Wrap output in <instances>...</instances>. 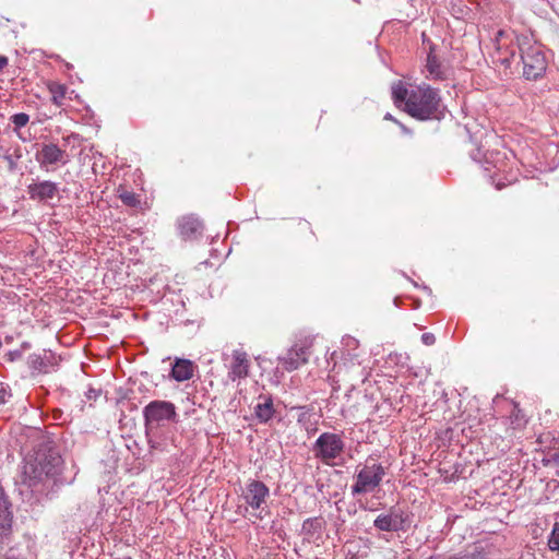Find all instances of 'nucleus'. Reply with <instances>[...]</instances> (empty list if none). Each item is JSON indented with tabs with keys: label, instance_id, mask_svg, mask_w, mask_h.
<instances>
[{
	"label": "nucleus",
	"instance_id": "obj_3",
	"mask_svg": "<svg viewBox=\"0 0 559 559\" xmlns=\"http://www.w3.org/2000/svg\"><path fill=\"white\" fill-rule=\"evenodd\" d=\"M523 63V75L526 80H537L547 69V59L542 47L526 34L515 36Z\"/></svg>",
	"mask_w": 559,
	"mask_h": 559
},
{
	"label": "nucleus",
	"instance_id": "obj_35",
	"mask_svg": "<svg viewBox=\"0 0 559 559\" xmlns=\"http://www.w3.org/2000/svg\"><path fill=\"white\" fill-rule=\"evenodd\" d=\"M497 188H498V189H501V188H502V185L498 183V185H497Z\"/></svg>",
	"mask_w": 559,
	"mask_h": 559
},
{
	"label": "nucleus",
	"instance_id": "obj_12",
	"mask_svg": "<svg viewBox=\"0 0 559 559\" xmlns=\"http://www.w3.org/2000/svg\"><path fill=\"white\" fill-rule=\"evenodd\" d=\"M59 192L58 185L50 180L33 182L27 186L29 199L37 202H48Z\"/></svg>",
	"mask_w": 559,
	"mask_h": 559
},
{
	"label": "nucleus",
	"instance_id": "obj_25",
	"mask_svg": "<svg viewBox=\"0 0 559 559\" xmlns=\"http://www.w3.org/2000/svg\"><path fill=\"white\" fill-rule=\"evenodd\" d=\"M550 550H559V524L556 523L548 539Z\"/></svg>",
	"mask_w": 559,
	"mask_h": 559
},
{
	"label": "nucleus",
	"instance_id": "obj_31",
	"mask_svg": "<svg viewBox=\"0 0 559 559\" xmlns=\"http://www.w3.org/2000/svg\"><path fill=\"white\" fill-rule=\"evenodd\" d=\"M7 401V390L3 383L0 382V405L4 404Z\"/></svg>",
	"mask_w": 559,
	"mask_h": 559
},
{
	"label": "nucleus",
	"instance_id": "obj_19",
	"mask_svg": "<svg viewBox=\"0 0 559 559\" xmlns=\"http://www.w3.org/2000/svg\"><path fill=\"white\" fill-rule=\"evenodd\" d=\"M500 155V152H483L481 147H476L471 152V157L475 162L492 165L495 168H499L498 163L501 160Z\"/></svg>",
	"mask_w": 559,
	"mask_h": 559
},
{
	"label": "nucleus",
	"instance_id": "obj_15",
	"mask_svg": "<svg viewBox=\"0 0 559 559\" xmlns=\"http://www.w3.org/2000/svg\"><path fill=\"white\" fill-rule=\"evenodd\" d=\"M194 374V365L189 359L177 358L171 368V378L178 382L190 380Z\"/></svg>",
	"mask_w": 559,
	"mask_h": 559
},
{
	"label": "nucleus",
	"instance_id": "obj_5",
	"mask_svg": "<svg viewBox=\"0 0 559 559\" xmlns=\"http://www.w3.org/2000/svg\"><path fill=\"white\" fill-rule=\"evenodd\" d=\"M144 425L146 430L164 427L169 423H178V414L174 403L155 400L143 408Z\"/></svg>",
	"mask_w": 559,
	"mask_h": 559
},
{
	"label": "nucleus",
	"instance_id": "obj_34",
	"mask_svg": "<svg viewBox=\"0 0 559 559\" xmlns=\"http://www.w3.org/2000/svg\"><path fill=\"white\" fill-rule=\"evenodd\" d=\"M397 124L400 126V128L402 129V131L404 133H407V134L411 133V130L406 126H404L402 122L399 121Z\"/></svg>",
	"mask_w": 559,
	"mask_h": 559
},
{
	"label": "nucleus",
	"instance_id": "obj_27",
	"mask_svg": "<svg viewBox=\"0 0 559 559\" xmlns=\"http://www.w3.org/2000/svg\"><path fill=\"white\" fill-rule=\"evenodd\" d=\"M421 342L427 346H431L436 343V336L432 333H424L421 335Z\"/></svg>",
	"mask_w": 559,
	"mask_h": 559
},
{
	"label": "nucleus",
	"instance_id": "obj_21",
	"mask_svg": "<svg viewBox=\"0 0 559 559\" xmlns=\"http://www.w3.org/2000/svg\"><path fill=\"white\" fill-rule=\"evenodd\" d=\"M48 91L51 95V102L57 106H61L67 93L66 85L57 82H50L48 84Z\"/></svg>",
	"mask_w": 559,
	"mask_h": 559
},
{
	"label": "nucleus",
	"instance_id": "obj_2",
	"mask_svg": "<svg viewBox=\"0 0 559 559\" xmlns=\"http://www.w3.org/2000/svg\"><path fill=\"white\" fill-rule=\"evenodd\" d=\"M62 459L52 443L45 438L24 459L22 481L35 488L46 479L55 478L61 471Z\"/></svg>",
	"mask_w": 559,
	"mask_h": 559
},
{
	"label": "nucleus",
	"instance_id": "obj_17",
	"mask_svg": "<svg viewBox=\"0 0 559 559\" xmlns=\"http://www.w3.org/2000/svg\"><path fill=\"white\" fill-rule=\"evenodd\" d=\"M27 364L31 369L47 373L52 366V354L46 350L43 354H32L28 356Z\"/></svg>",
	"mask_w": 559,
	"mask_h": 559
},
{
	"label": "nucleus",
	"instance_id": "obj_10",
	"mask_svg": "<svg viewBox=\"0 0 559 559\" xmlns=\"http://www.w3.org/2000/svg\"><path fill=\"white\" fill-rule=\"evenodd\" d=\"M270 495L269 487L260 480H251L247 484L243 492V499L253 510H264L262 504L265 503Z\"/></svg>",
	"mask_w": 559,
	"mask_h": 559
},
{
	"label": "nucleus",
	"instance_id": "obj_13",
	"mask_svg": "<svg viewBox=\"0 0 559 559\" xmlns=\"http://www.w3.org/2000/svg\"><path fill=\"white\" fill-rule=\"evenodd\" d=\"M177 226L183 239H197L203 233V223L194 215H186L178 219Z\"/></svg>",
	"mask_w": 559,
	"mask_h": 559
},
{
	"label": "nucleus",
	"instance_id": "obj_4",
	"mask_svg": "<svg viewBox=\"0 0 559 559\" xmlns=\"http://www.w3.org/2000/svg\"><path fill=\"white\" fill-rule=\"evenodd\" d=\"M385 467L377 460L368 457L364 464L356 467L355 483L350 487L352 495L360 496L373 492L385 476Z\"/></svg>",
	"mask_w": 559,
	"mask_h": 559
},
{
	"label": "nucleus",
	"instance_id": "obj_1",
	"mask_svg": "<svg viewBox=\"0 0 559 559\" xmlns=\"http://www.w3.org/2000/svg\"><path fill=\"white\" fill-rule=\"evenodd\" d=\"M391 90L394 104H404V110L411 117L418 120L438 118L441 97L437 88L424 83L408 90L403 82L399 81L392 85Z\"/></svg>",
	"mask_w": 559,
	"mask_h": 559
},
{
	"label": "nucleus",
	"instance_id": "obj_20",
	"mask_svg": "<svg viewBox=\"0 0 559 559\" xmlns=\"http://www.w3.org/2000/svg\"><path fill=\"white\" fill-rule=\"evenodd\" d=\"M514 57V49L509 50L508 48H503L502 46H497L493 55V62L500 63L506 69H509L511 68Z\"/></svg>",
	"mask_w": 559,
	"mask_h": 559
},
{
	"label": "nucleus",
	"instance_id": "obj_7",
	"mask_svg": "<svg viewBox=\"0 0 559 559\" xmlns=\"http://www.w3.org/2000/svg\"><path fill=\"white\" fill-rule=\"evenodd\" d=\"M35 159L40 169L45 171L56 170L58 166L69 162V155L64 148L50 142L43 143L40 150L35 154Z\"/></svg>",
	"mask_w": 559,
	"mask_h": 559
},
{
	"label": "nucleus",
	"instance_id": "obj_28",
	"mask_svg": "<svg viewBox=\"0 0 559 559\" xmlns=\"http://www.w3.org/2000/svg\"><path fill=\"white\" fill-rule=\"evenodd\" d=\"M8 359L10 361H15L22 358V352L21 350H12L7 354Z\"/></svg>",
	"mask_w": 559,
	"mask_h": 559
},
{
	"label": "nucleus",
	"instance_id": "obj_8",
	"mask_svg": "<svg viewBox=\"0 0 559 559\" xmlns=\"http://www.w3.org/2000/svg\"><path fill=\"white\" fill-rule=\"evenodd\" d=\"M310 354L311 343L302 341L293 345L284 356L278 357V361L285 370L294 371L308 362Z\"/></svg>",
	"mask_w": 559,
	"mask_h": 559
},
{
	"label": "nucleus",
	"instance_id": "obj_30",
	"mask_svg": "<svg viewBox=\"0 0 559 559\" xmlns=\"http://www.w3.org/2000/svg\"><path fill=\"white\" fill-rule=\"evenodd\" d=\"M506 36V32L503 29H499L495 35V44L497 46H501L500 41Z\"/></svg>",
	"mask_w": 559,
	"mask_h": 559
},
{
	"label": "nucleus",
	"instance_id": "obj_11",
	"mask_svg": "<svg viewBox=\"0 0 559 559\" xmlns=\"http://www.w3.org/2000/svg\"><path fill=\"white\" fill-rule=\"evenodd\" d=\"M250 360L248 354L242 349H235L231 353V361L228 369V379L233 382L245 379L249 376Z\"/></svg>",
	"mask_w": 559,
	"mask_h": 559
},
{
	"label": "nucleus",
	"instance_id": "obj_23",
	"mask_svg": "<svg viewBox=\"0 0 559 559\" xmlns=\"http://www.w3.org/2000/svg\"><path fill=\"white\" fill-rule=\"evenodd\" d=\"M22 157V150L21 147L17 145L13 153L12 154H4L3 155V159L7 162L8 164V168L10 171H14L16 170L17 168V160Z\"/></svg>",
	"mask_w": 559,
	"mask_h": 559
},
{
	"label": "nucleus",
	"instance_id": "obj_22",
	"mask_svg": "<svg viewBox=\"0 0 559 559\" xmlns=\"http://www.w3.org/2000/svg\"><path fill=\"white\" fill-rule=\"evenodd\" d=\"M117 193L121 202L127 206L138 207L141 203L140 198L136 193L128 191L121 186L118 188Z\"/></svg>",
	"mask_w": 559,
	"mask_h": 559
},
{
	"label": "nucleus",
	"instance_id": "obj_29",
	"mask_svg": "<svg viewBox=\"0 0 559 559\" xmlns=\"http://www.w3.org/2000/svg\"><path fill=\"white\" fill-rule=\"evenodd\" d=\"M99 395H100V391L99 390L90 389L86 392V399L90 400V401L91 400H96Z\"/></svg>",
	"mask_w": 559,
	"mask_h": 559
},
{
	"label": "nucleus",
	"instance_id": "obj_26",
	"mask_svg": "<svg viewBox=\"0 0 559 559\" xmlns=\"http://www.w3.org/2000/svg\"><path fill=\"white\" fill-rule=\"evenodd\" d=\"M461 559H487V556L483 549L475 548L473 552L464 555Z\"/></svg>",
	"mask_w": 559,
	"mask_h": 559
},
{
	"label": "nucleus",
	"instance_id": "obj_18",
	"mask_svg": "<svg viewBox=\"0 0 559 559\" xmlns=\"http://www.w3.org/2000/svg\"><path fill=\"white\" fill-rule=\"evenodd\" d=\"M426 70V78L429 80L445 79L444 70L442 69L441 63L438 61L437 57L432 53V50H430L427 56Z\"/></svg>",
	"mask_w": 559,
	"mask_h": 559
},
{
	"label": "nucleus",
	"instance_id": "obj_6",
	"mask_svg": "<svg viewBox=\"0 0 559 559\" xmlns=\"http://www.w3.org/2000/svg\"><path fill=\"white\" fill-rule=\"evenodd\" d=\"M345 449V442L341 435L333 432L321 433L313 443L314 457L328 466H335Z\"/></svg>",
	"mask_w": 559,
	"mask_h": 559
},
{
	"label": "nucleus",
	"instance_id": "obj_24",
	"mask_svg": "<svg viewBox=\"0 0 559 559\" xmlns=\"http://www.w3.org/2000/svg\"><path fill=\"white\" fill-rule=\"evenodd\" d=\"M11 121L14 124V129H21L25 127L29 121V116L25 112H19L11 117Z\"/></svg>",
	"mask_w": 559,
	"mask_h": 559
},
{
	"label": "nucleus",
	"instance_id": "obj_33",
	"mask_svg": "<svg viewBox=\"0 0 559 559\" xmlns=\"http://www.w3.org/2000/svg\"><path fill=\"white\" fill-rule=\"evenodd\" d=\"M384 119H385V120L393 121V122H395L396 124H397V122H399V120H397V119H395V118H394L391 114H389V112H388V114H385Z\"/></svg>",
	"mask_w": 559,
	"mask_h": 559
},
{
	"label": "nucleus",
	"instance_id": "obj_32",
	"mask_svg": "<svg viewBox=\"0 0 559 559\" xmlns=\"http://www.w3.org/2000/svg\"><path fill=\"white\" fill-rule=\"evenodd\" d=\"M8 58L4 56H0V71L8 66Z\"/></svg>",
	"mask_w": 559,
	"mask_h": 559
},
{
	"label": "nucleus",
	"instance_id": "obj_16",
	"mask_svg": "<svg viewBox=\"0 0 559 559\" xmlns=\"http://www.w3.org/2000/svg\"><path fill=\"white\" fill-rule=\"evenodd\" d=\"M11 525L12 513L10 511V504L0 485V535L7 534L11 530Z\"/></svg>",
	"mask_w": 559,
	"mask_h": 559
},
{
	"label": "nucleus",
	"instance_id": "obj_9",
	"mask_svg": "<svg viewBox=\"0 0 559 559\" xmlns=\"http://www.w3.org/2000/svg\"><path fill=\"white\" fill-rule=\"evenodd\" d=\"M405 522L406 516L401 509L391 507L388 513H381L376 518L373 525L382 532H397L405 530Z\"/></svg>",
	"mask_w": 559,
	"mask_h": 559
},
{
	"label": "nucleus",
	"instance_id": "obj_14",
	"mask_svg": "<svg viewBox=\"0 0 559 559\" xmlns=\"http://www.w3.org/2000/svg\"><path fill=\"white\" fill-rule=\"evenodd\" d=\"M275 414L273 399L271 395L260 394L254 406V415L259 423L266 424Z\"/></svg>",
	"mask_w": 559,
	"mask_h": 559
}]
</instances>
